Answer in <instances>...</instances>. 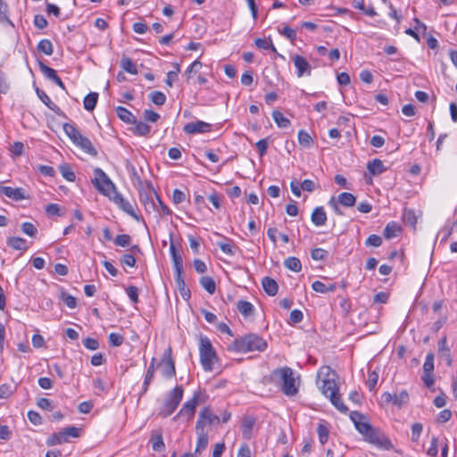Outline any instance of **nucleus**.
Here are the masks:
<instances>
[{
	"mask_svg": "<svg viewBox=\"0 0 457 457\" xmlns=\"http://www.w3.org/2000/svg\"><path fill=\"white\" fill-rule=\"evenodd\" d=\"M319 377L323 376L321 379V385L319 386L321 393L327 396L330 403L341 412L345 413L348 408L339 395V389L336 382V373L328 366H323L320 368Z\"/></svg>",
	"mask_w": 457,
	"mask_h": 457,
	"instance_id": "f257e3e1",
	"label": "nucleus"
},
{
	"mask_svg": "<svg viewBox=\"0 0 457 457\" xmlns=\"http://www.w3.org/2000/svg\"><path fill=\"white\" fill-rule=\"evenodd\" d=\"M267 348L266 341L256 334H248L237 338L229 345L228 350L237 353H246L253 351L263 352Z\"/></svg>",
	"mask_w": 457,
	"mask_h": 457,
	"instance_id": "f03ea898",
	"label": "nucleus"
},
{
	"mask_svg": "<svg viewBox=\"0 0 457 457\" xmlns=\"http://www.w3.org/2000/svg\"><path fill=\"white\" fill-rule=\"evenodd\" d=\"M271 377L273 379H279L283 382L282 391L286 395L292 396L297 393L295 379L291 368L283 367L273 370Z\"/></svg>",
	"mask_w": 457,
	"mask_h": 457,
	"instance_id": "7ed1b4c3",
	"label": "nucleus"
},
{
	"mask_svg": "<svg viewBox=\"0 0 457 457\" xmlns=\"http://www.w3.org/2000/svg\"><path fill=\"white\" fill-rule=\"evenodd\" d=\"M183 393L184 390L182 386H177L170 392H169L160 411V414L163 418L169 417L177 409L182 400Z\"/></svg>",
	"mask_w": 457,
	"mask_h": 457,
	"instance_id": "20e7f679",
	"label": "nucleus"
},
{
	"mask_svg": "<svg viewBox=\"0 0 457 457\" xmlns=\"http://www.w3.org/2000/svg\"><path fill=\"white\" fill-rule=\"evenodd\" d=\"M200 360L204 370H212L216 358L215 351L211 341L207 337H201L200 345Z\"/></svg>",
	"mask_w": 457,
	"mask_h": 457,
	"instance_id": "39448f33",
	"label": "nucleus"
},
{
	"mask_svg": "<svg viewBox=\"0 0 457 457\" xmlns=\"http://www.w3.org/2000/svg\"><path fill=\"white\" fill-rule=\"evenodd\" d=\"M207 395L201 390L195 391L191 399L187 401L179 413L175 416V420L179 417H186L187 420L193 419L195 411V408L198 403H205Z\"/></svg>",
	"mask_w": 457,
	"mask_h": 457,
	"instance_id": "423d86ee",
	"label": "nucleus"
},
{
	"mask_svg": "<svg viewBox=\"0 0 457 457\" xmlns=\"http://www.w3.org/2000/svg\"><path fill=\"white\" fill-rule=\"evenodd\" d=\"M94 175L95 178L92 182L97 190L104 195L111 197L112 193L116 191V187L106 173L102 169L96 168L94 170Z\"/></svg>",
	"mask_w": 457,
	"mask_h": 457,
	"instance_id": "0eeeda50",
	"label": "nucleus"
},
{
	"mask_svg": "<svg viewBox=\"0 0 457 457\" xmlns=\"http://www.w3.org/2000/svg\"><path fill=\"white\" fill-rule=\"evenodd\" d=\"M79 429L74 426H71L65 428L63 430L52 434L46 439V445L48 446H54L57 445H62L69 441V437H79Z\"/></svg>",
	"mask_w": 457,
	"mask_h": 457,
	"instance_id": "6e6552de",
	"label": "nucleus"
},
{
	"mask_svg": "<svg viewBox=\"0 0 457 457\" xmlns=\"http://www.w3.org/2000/svg\"><path fill=\"white\" fill-rule=\"evenodd\" d=\"M365 440L380 449L391 450L393 445L387 436H385L380 430L372 428L368 435L364 437Z\"/></svg>",
	"mask_w": 457,
	"mask_h": 457,
	"instance_id": "1a4fd4ad",
	"label": "nucleus"
},
{
	"mask_svg": "<svg viewBox=\"0 0 457 457\" xmlns=\"http://www.w3.org/2000/svg\"><path fill=\"white\" fill-rule=\"evenodd\" d=\"M158 366L161 367V372L165 378H171L175 376V363L171 357V349L168 348L162 354Z\"/></svg>",
	"mask_w": 457,
	"mask_h": 457,
	"instance_id": "9d476101",
	"label": "nucleus"
},
{
	"mask_svg": "<svg viewBox=\"0 0 457 457\" xmlns=\"http://www.w3.org/2000/svg\"><path fill=\"white\" fill-rule=\"evenodd\" d=\"M205 422L204 420H197L195 430L197 433V442L195 450V454L201 453L208 445V435L204 432Z\"/></svg>",
	"mask_w": 457,
	"mask_h": 457,
	"instance_id": "9b49d317",
	"label": "nucleus"
},
{
	"mask_svg": "<svg viewBox=\"0 0 457 457\" xmlns=\"http://www.w3.org/2000/svg\"><path fill=\"white\" fill-rule=\"evenodd\" d=\"M109 198L112 199L123 212L135 218L136 220H138V217L136 214L132 204L124 199L121 194L117 192V190L114 191Z\"/></svg>",
	"mask_w": 457,
	"mask_h": 457,
	"instance_id": "f8f14e48",
	"label": "nucleus"
},
{
	"mask_svg": "<svg viewBox=\"0 0 457 457\" xmlns=\"http://www.w3.org/2000/svg\"><path fill=\"white\" fill-rule=\"evenodd\" d=\"M292 60L295 67L296 68V75L298 78H301L304 75H311L312 67L304 57L299 54H295L292 57Z\"/></svg>",
	"mask_w": 457,
	"mask_h": 457,
	"instance_id": "ddd939ff",
	"label": "nucleus"
},
{
	"mask_svg": "<svg viewBox=\"0 0 457 457\" xmlns=\"http://www.w3.org/2000/svg\"><path fill=\"white\" fill-rule=\"evenodd\" d=\"M183 130L187 134L205 133L211 130V124L202 120L189 122L184 126Z\"/></svg>",
	"mask_w": 457,
	"mask_h": 457,
	"instance_id": "4468645a",
	"label": "nucleus"
},
{
	"mask_svg": "<svg viewBox=\"0 0 457 457\" xmlns=\"http://www.w3.org/2000/svg\"><path fill=\"white\" fill-rule=\"evenodd\" d=\"M0 195H4L14 201H21L28 198L25 190L21 187H0Z\"/></svg>",
	"mask_w": 457,
	"mask_h": 457,
	"instance_id": "2eb2a0df",
	"label": "nucleus"
},
{
	"mask_svg": "<svg viewBox=\"0 0 457 457\" xmlns=\"http://www.w3.org/2000/svg\"><path fill=\"white\" fill-rule=\"evenodd\" d=\"M73 143L85 153L90 155L96 156L97 154V151L93 146L91 141L87 137H84L82 134L77 137V139L73 141Z\"/></svg>",
	"mask_w": 457,
	"mask_h": 457,
	"instance_id": "dca6fc26",
	"label": "nucleus"
},
{
	"mask_svg": "<svg viewBox=\"0 0 457 457\" xmlns=\"http://www.w3.org/2000/svg\"><path fill=\"white\" fill-rule=\"evenodd\" d=\"M311 220L317 227H321L326 224L327 214L322 206L314 208L311 215Z\"/></svg>",
	"mask_w": 457,
	"mask_h": 457,
	"instance_id": "f3484780",
	"label": "nucleus"
},
{
	"mask_svg": "<svg viewBox=\"0 0 457 457\" xmlns=\"http://www.w3.org/2000/svg\"><path fill=\"white\" fill-rule=\"evenodd\" d=\"M255 424V419L253 416H245L241 424L242 436L245 439L252 437V430Z\"/></svg>",
	"mask_w": 457,
	"mask_h": 457,
	"instance_id": "a211bd4d",
	"label": "nucleus"
},
{
	"mask_svg": "<svg viewBox=\"0 0 457 457\" xmlns=\"http://www.w3.org/2000/svg\"><path fill=\"white\" fill-rule=\"evenodd\" d=\"M198 420H204L206 424H219L220 419L219 416L213 414L209 407H204L199 413Z\"/></svg>",
	"mask_w": 457,
	"mask_h": 457,
	"instance_id": "6ab92c4d",
	"label": "nucleus"
},
{
	"mask_svg": "<svg viewBox=\"0 0 457 457\" xmlns=\"http://www.w3.org/2000/svg\"><path fill=\"white\" fill-rule=\"evenodd\" d=\"M155 363H156V359L153 358L150 362V365L146 370L145 376L141 395L146 393V391L148 390L149 385L151 384V382L153 381V379L154 378Z\"/></svg>",
	"mask_w": 457,
	"mask_h": 457,
	"instance_id": "aec40b11",
	"label": "nucleus"
},
{
	"mask_svg": "<svg viewBox=\"0 0 457 457\" xmlns=\"http://www.w3.org/2000/svg\"><path fill=\"white\" fill-rule=\"evenodd\" d=\"M262 288L266 294L274 296L278 290V283L270 277H264L262 281Z\"/></svg>",
	"mask_w": 457,
	"mask_h": 457,
	"instance_id": "412c9836",
	"label": "nucleus"
},
{
	"mask_svg": "<svg viewBox=\"0 0 457 457\" xmlns=\"http://www.w3.org/2000/svg\"><path fill=\"white\" fill-rule=\"evenodd\" d=\"M175 283L183 299L188 300L191 297L190 290L187 287L182 273L175 274Z\"/></svg>",
	"mask_w": 457,
	"mask_h": 457,
	"instance_id": "4be33fe9",
	"label": "nucleus"
},
{
	"mask_svg": "<svg viewBox=\"0 0 457 457\" xmlns=\"http://www.w3.org/2000/svg\"><path fill=\"white\" fill-rule=\"evenodd\" d=\"M6 243L8 246L14 250L26 251L28 248L26 240L20 237H10Z\"/></svg>",
	"mask_w": 457,
	"mask_h": 457,
	"instance_id": "5701e85b",
	"label": "nucleus"
},
{
	"mask_svg": "<svg viewBox=\"0 0 457 457\" xmlns=\"http://www.w3.org/2000/svg\"><path fill=\"white\" fill-rule=\"evenodd\" d=\"M367 170L374 176L380 175L386 170L383 162L379 159H373L367 164Z\"/></svg>",
	"mask_w": 457,
	"mask_h": 457,
	"instance_id": "b1692460",
	"label": "nucleus"
},
{
	"mask_svg": "<svg viewBox=\"0 0 457 457\" xmlns=\"http://www.w3.org/2000/svg\"><path fill=\"white\" fill-rule=\"evenodd\" d=\"M37 95L38 98L52 111L55 113H59L61 112L60 108L50 99V97L46 95L45 91L42 89H36Z\"/></svg>",
	"mask_w": 457,
	"mask_h": 457,
	"instance_id": "393cba45",
	"label": "nucleus"
},
{
	"mask_svg": "<svg viewBox=\"0 0 457 457\" xmlns=\"http://www.w3.org/2000/svg\"><path fill=\"white\" fill-rule=\"evenodd\" d=\"M403 221L405 225L410 226L413 229L416 228L418 218L415 212L411 209H404L402 215Z\"/></svg>",
	"mask_w": 457,
	"mask_h": 457,
	"instance_id": "a878e982",
	"label": "nucleus"
},
{
	"mask_svg": "<svg viewBox=\"0 0 457 457\" xmlns=\"http://www.w3.org/2000/svg\"><path fill=\"white\" fill-rule=\"evenodd\" d=\"M115 111H116L117 116L124 122H126L128 124L136 122V117L133 115V113L130 111H129L125 107L118 106Z\"/></svg>",
	"mask_w": 457,
	"mask_h": 457,
	"instance_id": "bb28decb",
	"label": "nucleus"
},
{
	"mask_svg": "<svg viewBox=\"0 0 457 457\" xmlns=\"http://www.w3.org/2000/svg\"><path fill=\"white\" fill-rule=\"evenodd\" d=\"M402 230L401 226L395 222L391 221L386 224L385 229H384V237L386 239H391L397 236V234Z\"/></svg>",
	"mask_w": 457,
	"mask_h": 457,
	"instance_id": "cd10ccee",
	"label": "nucleus"
},
{
	"mask_svg": "<svg viewBox=\"0 0 457 457\" xmlns=\"http://www.w3.org/2000/svg\"><path fill=\"white\" fill-rule=\"evenodd\" d=\"M337 201L345 207H352L355 204L356 198L353 194L344 192L338 195Z\"/></svg>",
	"mask_w": 457,
	"mask_h": 457,
	"instance_id": "c85d7f7f",
	"label": "nucleus"
},
{
	"mask_svg": "<svg viewBox=\"0 0 457 457\" xmlns=\"http://www.w3.org/2000/svg\"><path fill=\"white\" fill-rule=\"evenodd\" d=\"M132 124L135 125L133 129L134 134L137 136H147L151 131V127L147 123L137 120V119L136 122Z\"/></svg>",
	"mask_w": 457,
	"mask_h": 457,
	"instance_id": "c756f323",
	"label": "nucleus"
},
{
	"mask_svg": "<svg viewBox=\"0 0 457 457\" xmlns=\"http://www.w3.org/2000/svg\"><path fill=\"white\" fill-rule=\"evenodd\" d=\"M284 266L294 272H300L302 270V263L297 257L291 256L287 258L284 261Z\"/></svg>",
	"mask_w": 457,
	"mask_h": 457,
	"instance_id": "7c9ffc66",
	"label": "nucleus"
},
{
	"mask_svg": "<svg viewBox=\"0 0 457 457\" xmlns=\"http://www.w3.org/2000/svg\"><path fill=\"white\" fill-rule=\"evenodd\" d=\"M97 99H98L97 93H96V92L89 93L84 98V101H83L84 108L89 112L93 111L96 108Z\"/></svg>",
	"mask_w": 457,
	"mask_h": 457,
	"instance_id": "2f4dec72",
	"label": "nucleus"
},
{
	"mask_svg": "<svg viewBox=\"0 0 457 457\" xmlns=\"http://www.w3.org/2000/svg\"><path fill=\"white\" fill-rule=\"evenodd\" d=\"M272 118L279 128H288L291 124L290 120L279 111H273Z\"/></svg>",
	"mask_w": 457,
	"mask_h": 457,
	"instance_id": "473e14b6",
	"label": "nucleus"
},
{
	"mask_svg": "<svg viewBox=\"0 0 457 457\" xmlns=\"http://www.w3.org/2000/svg\"><path fill=\"white\" fill-rule=\"evenodd\" d=\"M200 285L211 295L215 292L216 284L212 278L204 276L200 278Z\"/></svg>",
	"mask_w": 457,
	"mask_h": 457,
	"instance_id": "72a5a7b5",
	"label": "nucleus"
},
{
	"mask_svg": "<svg viewBox=\"0 0 457 457\" xmlns=\"http://www.w3.org/2000/svg\"><path fill=\"white\" fill-rule=\"evenodd\" d=\"M152 447L154 451L162 452L165 445L161 433L153 434L151 437Z\"/></svg>",
	"mask_w": 457,
	"mask_h": 457,
	"instance_id": "f704fd0d",
	"label": "nucleus"
},
{
	"mask_svg": "<svg viewBox=\"0 0 457 457\" xmlns=\"http://www.w3.org/2000/svg\"><path fill=\"white\" fill-rule=\"evenodd\" d=\"M37 50L46 55H52L54 53V46L49 39H41L37 44Z\"/></svg>",
	"mask_w": 457,
	"mask_h": 457,
	"instance_id": "c9c22d12",
	"label": "nucleus"
},
{
	"mask_svg": "<svg viewBox=\"0 0 457 457\" xmlns=\"http://www.w3.org/2000/svg\"><path fill=\"white\" fill-rule=\"evenodd\" d=\"M237 309L242 315L247 317L253 313V305L250 302L240 300L237 303Z\"/></svg>",
	"mask_w": 457,
	"mask_h": 457,
	"instance_id": "e433bc0d",
	"label": "nucleus"
},
{
	"mask_svg": "<svg viewBox=\"0 0 457 457\" xmlns=\"http://www.w3.org/2000/svg\"><path fill=\"white\" fill-rule=\"evenodd\" d=\"M317 433L319 436V440L321 445H324L328 442L329 430L326 424L320 422L317 427Z\"/></svg>",
	"mask_w": 457,
	"mask_h": 457,
	"instance_id": "4c0bfd02",
	"label": "nucleus"
},
{
	"mask_svg": "<svg viewBox=\"0 0 457 457\" xmlns=\"http://www.w3.org/2000/svg\"><path fill=\"white\" fill-rule=\"evenodd\" d=\"M409 394L406 390L401 391L398 395H394L393 403L398 408H402L404 404L409 402Z\"/></svg>",
	"mask_w": 457,
	"mask_h": 457,
	"instance_id": "58836bf2",
	"label": "nucleus"
},
{
	"mask_svg": "<svg viewBox=\"0 0 457 457\" xmlns=\"http://www.w3.org/2000/svg\"><path fill=\"white\" fill-rule=\"evenodd\" d=\"M120 65L123 70H125L127 72L130 74H137V68L136 64L133 62V61L129 57H124L120 61Z\"/></svg>",
	"mask_w": 457,
	"mask_h": 457,
	"instance_id": "ea45409f",
	"label": "nucleus"
},
{
	"mask_svg": "<svg viewBox=\"0 0 457 457\" xmlns=\"http://www.w3.org/2000/svg\"><path fill=\"white\" fill-rule=\"evenodd\" d=\"M62 176L68 181L73 182L76 179V175L68 164H62L59 166Z\"/></svg>",
	"mask_w": 457,
	"mask_h": 457,
	"instance_id": "a19ab883",
	"label": "nucleus"
},
{
	"mask_svg": "<svg viewBox=\"0 0 457 457\" xmlns=\"http://www.w3.org/2000/svg\"><path fill=\"white\" fill-rule=\"evenodd\" d=\"M298 142L304 147H311L313 144L312 137L308 132L303 129L298 132Z\"/></svg>",
	"mask_w": 457,
	"mask_h": 457,
	"instance_id": "79ce46f5",
	"label": "nucleus"
},
{
	"mask_svg": "<svg viewBox=\"0 0 457 457\" xmlns=\"http://www.w3.org/2000/svg\"><path fill=\"white\" fill-rule=\"evenodd\" d=\"M39 69L45 77L50 80H54L57 75V72L53 68L48 67L43 62H38Z\"/></svg>",
	"mask_w": 457,
	"mask_h": 457,
	"instance_id": "37998d69",
	"label": "nucleus"
},
{
	"mask_svg": "<svg viewBox=\"0 0 457 457\" xmlns=\"http://www.w3.org/2000/svg\"><path fill=\"white\" fill-rule=\"evenodd\" d=\"M63 130L72 142L81 134L74 125L70 123L63 124Z\"/></svg>",
	"mask_w": 457,
	"mask_h": 457,
	"instance_id": "c03bdc74",
	"label": "nucleus"
},
{
	"mask_svg": "<svg viewBox=\"0 0 457 457\" xmlns=\"http://www.w3.org/2000/svg\"><path fill=\"white\" fill-rule=\"evenodd\" d=\"M149 98L151 102L156 105H163L166 102V96L161 91H154L150 93Z\"/></svg>",
	"mask_w": 457,
	"mask_h": 457,
	"instance_id": "a18cd8bd",
	"label": "nucleus"
},
{
	"mask_svg": "<svg viewBox=\"0 0 457 457\" xmlns=\"http://www.w3.org/2000/svg\"><path fill=\"white\" fill-rule=\"evenodd\" d=\"M225 239L228 241V243L218 242L217 245L224 253L229 256H233L235 254L234 246L232 245L233 242L229 238Z\"/></svg>",
	"mask_w": 457,
	"mask_h": 457,
	"instance_id": "49530a36",
	"label": "nucleus"
},
{
	"mask_svg": "<svg viewBox=\"0 0 457 457\" xmlns=\"http://www.w3.org/2000/svg\"><path fill=\"white\" fill-rule=\"evenodd\" d=\"M175 274L183 273V260L179 253L171 255Z\"/></svg>",
	"mask_w": 457,
	"mask_h": 457,
	"instance_id": "de8ad7c7",
	"label": "nucleus"
},
{
	"mask_svg": "<svg viewBox=\"0 0 457 457\" xmlns=\"http://www.w3.org/2000/svg\"><path fill=\"white\" fill-rule=\"evenodd\" d=\"M202 68V62L198 60L193 62L185 72L187 80L189 81L193 74H195Z\"/></svg>",
	"mask_w": 457,
	"mask_h": 457,
	"instance_id": "09e8293b",
	"label": "nucleus"
},
{
	"mask_svg": "<svg viewBox=\"0 0 457 457\" xmlns=\"http://www.w3.org/2000/svg\"><path fill=\"white\" fill-rule=\"evenodd\" d=\"M21 231L31 237H35L38 232L35 225L30 222H23L21 224Z\"/></svg>",
	"mask_w": 457,
	"mask_h": 457,
	"instance_id": "8fccbe9b",
	"label": "nucleus"
},
{
	"mask_svg": "<svg viewBox=\"0 0 457 457\" xmlns=\"http://www.w3.org/2000/svg\"><path fill=\"white\" fill-rule=\"evenodd\" d=\"M131 237L128 234L118 235L114 238V244L118 246L126 247L130 245Z\"/></svg>",
	"mask_w": 457,
	"mask_h": 457,
	"instance_id": "3c124183",
	"label": "nucleus"
},
{
	"mask_svg": "<svg viewBox=\"0 0 457 457\" xmlns=\"http://www.w3.org/2000/svg\"><path fill=\"white\" fill-rule=\"evenodd\" d=\"M311 256L314 261H323L328 256V252L322 248H315L312 251Z\"/></svg>",
	"mask_w": 457,
	"mask_h": 457,
	"instance_id": "603ef678",
	"label": "nucleus"
},
{
	"mask_svg": "<svg viewBox=\"0 0 457 457\" xmlns=\"http://www.w3.org/2000/svg\"><path fill=\"white\" fill-rule=\"evenodd\" d=\"M434 371V354L428 353L426 356L425 362L423 364V373H433Z\"/></svg>",
	"mask_w": 457,
	"mask_h": 457,
	"instance_id": "864d4df0",
	"label": "nucleus"
},
{
	"mask_svg": "<svg viewBox=\"0 0 457 457\" xmlns=\"http://www.w3.org/2000/svg\"><path fill=\"white\" fill-rule=\"evenodd\" d=\"M61 299L71 309H74L77 306L76 298L68 293L62 292Z\"/></svg>",
	"mask_w": 457,
	"mask_h": 457,
	"instance_id": "5fc2aeb1",
	"label": "nucleus"
},
{
	"mask_svg": "<svg viewBox=\"0 0 457 457\" xmlns=\"http://www.w3.org/2000/svg\"><path fill=\"white\" fill-rule=\"evenodd\" d=\"M373 427L369 422H355V428L358 430L360 434H361L364 437L368 435L370 429Z\"/></svg>",
	"mask_w": 457,
	"mask_h": 457,
	"instance_id": "6e6d98bb",
	"label": "nucleus"
},
{
	"mask_svg": "<svg viewBox=\"0 0 457 457\" xmlns=\"http://www.w3.org/2000/svg\"><path fill=\"white\" fill-rule=\"evenodd\" d=\"M109 344L112 346H120L123 344L124 337L118 333H111L108 337Z\"/></svg>",
	"mask_w": 457,
	"mask_h": 457,
	"instance_id": "4d7b16f0",
	"label": "nucleus"
},
{
	"mask_svg": "<svg viewBox=\"0 0 457 457\" xmlns=\"http://www.w3.org/2000/svg\"><path fill=\"white\" fill-rule=\"evenodd\" d=\"M423 426L420 423H414L411 426V440L417 442L421 435Z\"/></svg>",
	"mask_w": 457,
	"mask_h": 457,
	"instance_id": "13d9d810",
	"label": "nucleus"
},
{
	"mask_svg": "<svg viewBox=\"0 0 457 457\" xmlns=\"http://www.w3.org/2000/svg\"><path fill=\"white\" fill-rule=\"evenodd\" d=\"M378 374L376 371H372V372L369 373L366 384H367L370 391H372L374 389V387L376 386V385L378 383Z\"/></svg>",
	"mask_w": 457,
	"mask_h": 457,
	"instance_id": "bf43d9fd",
	"label": "nucleus"
},
{
	"mask_svg": "<svg viewBox=\"0 0 457 457\" xmlns=\"http://www.w3.org/2000/svg\"><path fill=\"white\" fill-rule=\"evenodd\" d=\"M366 245L378 247L382 244V238L375 234L370 235L365 242Z\"/></svg>",
	"mask_w": 457,
	"mask_h": 457,
	"instance_id": "052dcab7",
	"label": "nucleus"
},
{
	"mask_svg": "<svg viewBox=\"0 0 457 457\" xmlns=\"http://www.w3.org/2000/svg\"><path fill=\"white\" fill-rule=\"evenodd\" d=\"M255 145H256V148L258 150L260 156L262 157L267 153L268 139L267 138L260 139L259 141L256 142Z\"/></svg>",
	"mask_w": 457,
	"mask_h": 457,
	"instance_id": "680f3d73",
	"label": "nucleus"
},
{
	"mask_svg": "<svg viewBox=\"0 0 457 457\" xmlns=\"http://www.w3.org/2000/svg\"><path fill=\"white\" fill-rule=\"evenodd\" d=\"M93 385L95 389L96 390V394L100 395L102 393L106 392L105 384L104 380L100 378H96L93 380Z\"/></svg>",
	"mask_w": 457,
	"mask_h": 457,
	"instance_id": "e2e57ef3",
	"label": "nucleus"
},
{
	"mask_svg": "<svg viewBox=\"0 0 457 457\" xmlns=\"http://www.w3.org/2000/svg\"><path fill=\"white\" fill-rule=\"evenodd\" d=\"M143 117L146 121L156 122L159 120L160 115L153 110H145Z\"/></svg>",
	"mask_w": 457,
	"mask_h": 457,
	"instance_id": "0e129e2a",
	"label": "nucleus"
},
{
	"mask_svg": "<svg viewBox=\"0 0 457 457\" xmlns=\"http://www.w3.org/2000/svg\"><path fill=\"white\" fill-rule=\"evenodd\" d=\"M83 345L87 349L92 350V351H95V350L98 349V347H99L98 341L92 337L85 338L83 340Z\"/></svg>",
	"mask_w": 457,
	"mask_h": 457,
	"instance_id": "69168bd1",
	"label": "nucleus"
},
{
	"mask_svg": "<svg viewBox=\"0 0 457 457\" xmlns=\"http://www.w3.org/2000/svg\"><path fill=\"white\" fill-rule=\"evenodd\" d=\"M120 262L123 265L134 267L136 265V258L133 254L126 253L122 255Z\"/></svg>",
	"mask_w": 457,
	"mask_h": 457,
	"instance_id": "338daca9",
	"label": "nucleus"
},
{
	"mask_svg": "<svg viewBox=\"0 0 457 457\" xmlns=\"http://www.w3.org/2000/svg\"><path fill=\"white\" fill-rule=\"evenodd\" d=\"M127 295L134 303H137L138 302V289L137 287H129L127 288Z\"/></svg>",
	"mask_w": 457,
	"mask_h": 457,
	"instance_id": "774afa93",
	"label": "nucleus"
}]
</instances>
